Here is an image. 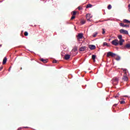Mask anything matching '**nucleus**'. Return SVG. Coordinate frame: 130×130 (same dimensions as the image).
<instances>
[{
    "label": "nucleus",
    "instance_id": "f257e3e1",
    "mask_svg": "<svg viewBox=\"0 0 130 130\" xmlns=\"http://www.w3.org/2000/svg\"><path fill=\"white\" fill-rule=\"evenodd\" d=\"M121 70H123V72H124V74H125V75L123 76L122 79L125 81H128V78L127 77V76H126V71H127V69L122 68Z\"/></svg>",
    "mask_w": 130,
    "mask_h": 130
},
{
    "label": "nucleus",
    "instance_id": "f03ea898",
    "mask_svg": "<svg viewBox=\"0 0 130 130\" xmlns=\"http://www.w3.org/2000/svg\"><path fill=\"white\" fill-rule=\"evenodd\" d=\"M118 38L119 39V45H120V46H122L123 42L124 41V40L122 39V36L121 35L118 36Z\"/></svg>",
    "mask_w": 130,
    "mask_h": 130
},
{
    "label": "nucleus",
    "instance_id": "7ed1b4c3",
    "mask_svg": "<svg viewBox=\"0 0 130 130\" xmlns=\"http://www.w3.org/2000/svg\"><path fill=\"white\" fill-rule=\"evenodd\" d=\"M111 43H112V45H114L115 46H117V45H119V43H118V40H117V39L113 40L111 42Z\"/></svg>",
    "mask_w": 130,
    "mask_h": 130
},
{
    "label": "nucleus",
    "instance_id": "20e7f679",
    "mask_svg": "<svg viewBox=\"0 0 130 130\" xmlns=\"http://www.w3.org/2000/svg\"><path fill=\"white\" fill-rule=\"evenodd\" d=\"M119 32L121 34H125V35H127L128 34V31L123 29H120Z\"/></svg>",
    "mask_w": 130,
    "mask_h": 130
},
{
    "label": "nucleus",
    "instance_id": "39448f33",
    "mask_svg": "<svg viewBox=\"0 0 130 130\" xmlns=\"http://www.w3.org/2000/svg\"><path fill=\"white\" fill-rule=\"evenodd\" d=\"M116 55V54L112 53V52H108L107 54V56L109 57V56H112V57H114V56Z\"/></svg>",
    "mask_w": 130,
    "mask_h": 130
},
{
    "label": "nucleus",
    "instance_id": "423d86ee",
    "mask_svg": "<svg viewBox=\"0 0 130 130\" xmlns=\"http://www.w3.org/2000/svg\"><path fill=\"white\" fill-rule=\"evenodd\" d=\"M113 85H117L118 84V78H114L113 79Z\"/></svg>",
    "mask_w": 130,
    "mask_h": 130
},
{
    "label": "nucleus",
    "instance_id": "0eeeda50",
    "mask_svg": "<svg viewBox=\"0 0 130 130\" xmlns=\"http://www.w3.org/2000/svg\"><path fill=\"white\" fill-rule=\"evenodd\" d=\"M120 26L121 27H126V28H129V25L127 24H124L123 23H120Z\"/></svg>",
    "mask_w": 130,
    "mask_h": 130
},
{
    "label": "nucleus",
    "instance_id": "6e6552de",
    "mask_svg": "<svg viewBox=\"0 0 130 130\" xmlns=\"http://www.w3.org/2000/svg\"><path fill=\"white\" fill-rule=\"evenodd\" d=\"M89 48L91 49V50H93L96 48V46L94 45H89Z\"/></svg>",
    "mask_w": 130,
    "mask_h": 130
},
{
    "label": "nucleus",
    "instance_id": "1a4fd4ad",
    "mask_svg": "<svg viewBox=\"0 0 130 130\" xmlns=\"http://www.w3.org/2000/svg\"><path fill=\"white\" fill-rule=\"evenodd\" d=\"M83 36H84V35L83 34V33H80V34H78L77 37L78 38H79V39H82V38H83Z\"/></svg>",
    "mask_w": 130,
    "mask_h": 130
},
{
    "label": "nucleus",
    "instance_id": "9d476101",
    "mask_svg": "<svg viewBox=\"0 0 130 130\" xmlns=\"http://www.w3.org/2000/svg\"><path fill=\"white\" fill-rule=\"evenodd\" d=\"M70 58H71V55H70L69 54H66L64 55V59L66 60H68V59H70Z\"/></svg>",
    "mask_w": 130,
    "mask_h": 130
},
{
    "label": "nucleus",
    "instance_id": "9b49d317",
    "mask_svg": "<svg viewBox=\"0 0 130 130\" xmlns=\"http://www.w3.org/2000/svg\"><path fill=\"white\" fill-rule=\"evenodd\" d=\"M86 48H87L86 46L81 47L79 50L80 51H85V50H86Z\"/></svg>",
    "mask_w": 130,
    "mask_h": 130
},
{
    "label": "nucleus",
    "instance_id": "f8f14e48",
    "mask_svg": "<svg viewBox=\"0 0 130 130\" xmlns=\"http://www.w3.org/2000/svg\"><path fill=\"white\" fill-rule=\"evenodd\" d=\"M7 60H8V58H7V57H5L3 59V64H6V63H7Z\"/></svg>",
    "mask_w": 130,
    "mask_h": 130
},
{
    "label": "nucleus",
    "instance_id": "ddd939ff",
    "mask_svg": "<svg viewBox=\"0 0 130 130\" xmlns=\"http://www.w3.org/2000/svg\"><path fill=\"white\" fill-rule=\"evenodd\" d=\"M86 18H92V16H91V14H87L86 15Z\"/></svg>",
    "mask_w": 130,
    "mask_h": 130
},
{
    "label": "nucleus",
    "instance_id": "4468645a",
    "mask_svg": "<svg viewBox=\"0 0 130 130\" xmlns=\"http://www.w3.org/2000/svg\"><path fill=\"white\" fill-rule=\"evenodd\" d=\"M92 7H93V5H92V4H88L86 6V9H88V8H92Z\"/></svg>",
    "mask_w": 130,
    "mask_h": 130
},
{
    "label": "nucleus",
    "instance_id": "2eb2a0df",
    "mask_svg": "<svg viewBox=\"0 0 130 130\" xmlns=\"http://www.w3.org/2000/svg\"><path fill=\"white\" fill-rule=\"evenodd\" d=\"M41 61H42L43 62H44V63H47L46 59H44L43 58H41Z\"/></svg>",
    "mask_w": 130,
    "mask_h": 130
},
{
    "label": "nucleus",
    "instance_id": "dca6fc26",
    "mask_svg": "<svg viewBox=\"0 0 130 130\" xmlns=\"http://www.w3.org/2000/svg\"><path fill=\"white\" fill-rule=\"evenodd\" d=\"M103 46H107L108 47H109V45L107 42H104Z\"/></svg>",
    "mask_w": 130,
    "mask_h": 130
},
{
    "label": "nucleus",
    "instance_id": "f3484780",
    "mask_svg": "<svg viewBox=\"0 0 130 130\" xmlns=\"http://www.w3.org/2000/svg\"><path fill=\"white\" fill-rule=\"evenodd\" d=\"M116 60H117V61H119V60H120V56L119 55L117 56V57L115 58Z\"/></svg>",
    "mask_w": 130,
    "mask_h": 130
},
{
    "label": "nucleus",
    "instance_id": "a211bd4d",
    "mask_svg": "<svg viewBox=\"0 0 130 130\" xmlns=\"http://www.w3.org/2000/svg\"><path fill=\"white\" fill-rule=\"evenodd\" d=\"M123 22L124 23H130V21L127 19H124Z\"/></svg>",
    "mask_w": 130,
    "mask_h": 130
},
{
    "label": "nucleus",
    "instance_id": "6ab92c4d",
    "mask_svg": "<svg viewBox=\"0 0 130 130\" xmlns=\"http://www.w3.org/2000/svg\"><path fill=\"white\" fill-rule=\"evenodd\" d=\"M112 9V6H111V5H109L108 6V10H111Z\"/></svg>",
    "mask_w": 130,
    "mask_h": 130
},
{
    "label": "nucleus",
    "instance_id": "aec40b11",
    "mask_svg": "<svg viewBox=\"0 0 130 130\" xmlns=\"http://www.w3.org/2000/svg\"><path fill=\"white\" fill-rule=\"evenodd\" d=\"M85 23H86V21H85L84 20H82L81 21V24H82V25H84V24H85Z\"/></svg>",
    "mask_w": 130,
    "mask_h": 130
},
{
    "label": "nucleus",
    "instance_id": "412c9836",
    "mask_svg": "<svg viewBox=\"0 0 130 130\" xmlns=\"http://www.w3.org/2000/svg\"><path fill=\"white\" fill-rule=\"evenodd\" d=\"M92 58L93 60H95V59H96V55H92Z\"/></svg>",
    "mask_w": 130,
    "mask_h": 130
},
{
    "label": "nucleus",
    "instance_id": "4be33fe9",
    "mask_svg": "<svg viewBox=\"0 0 130 130\" xmlns=\"http://www.w3.org/2000/svg\"><path fill=\"white\" fill-rule=\"evenodd\" d=\"M22 128H28V127L25 126V127H20L18 128V130L22 129Z\"/></svg>",
    "mask_w": 130,
    "mask_h": 130
},
{
    "label": "nucleus",
    "instance_id": "5701e85b",
    "mask_svg": "<svg viewBox=\"0 0 130 130\" xmlns=\"http://www.w3.org/2000/svg\"><path fill=\"white\" fill-rule=\"evenodd\" d=\"M97 34H98V32H94V33L93 34L92 37H96V36L97 35Z\"/></svg>",
    "mask_w": 130,
    "mask_h": 130
},
{
    "label": "nucleus",
    "instance_id": "b1692460",
    "mask_svg": "<svg viewBox=\"0 0 130 130\" xmlns=\"http://www.w3.org/2000/svg\"><path fill=\"white\" fill-rule=\"evenodd\" d=\"M125 47H126V48H129L130 47V44H127L125 46Z\"/></svg>",
    "mask_w": 130,
    "mask_h": 130
},
{
    "label": "nucleus",
    "instance_id": "393cba45",
    "mask_svg": "<svg viewBox=\"0 0 130 130\" xmlns=\"http://www.w3.org/2000/svg\"><path fill=\"white\" fill-rule=\"evenodd\" d=\"M120 104H124L125 103V102L124 101H121L120 102Z\"/></svg>",
    "mask_w": 130,
    "mask_h": 130
},
{
    "label": "nucleus",
    "instance_id": "a878e982",
    "mask_svg": "<svg viewBox=\"0 0 130 130\" xmlns=\"http://www.w3.org/2000/svg\"><path fill=\"white\" fill-rule=\"evenodd\" d=\"M118 97H119V93H118L116 95L114 96L115 98H117Z\"/></svg>",
    "mask_w": 130,
    "mask_h": 130
},
{
    "label": "nucleus",
    "instance_id": "bb28decb",
    "mask_svg": "<svg viewBox=\"0 0 130 130\" xmlns=\"http://www.w3.org/2000/svg\"><path fill=\"white\" fill-rule=\"evenodd\" d=\"M102 30H103L102 34H105V29L102 28Z\"/></svg>",
    "mask_w": 130,
    "mask_h": 130
},
{
    "label": "nucleus",
    "instance_id": "cd10ccee",
    "mask_svg": "<svg viewBox=\"0 0 130 130\" xmlns=\"http://www.w3.org/2000/svg\"><path fill=\"white\" fill-rule=\"evenodd\" d=\"M28 32H27V31H25L24 32V36H28Z\"/></svg>",
    "mask_w": 130,
    "mask_h": 130
},
{
    "label": "nucleus",
    "instance_id": "c85d7f7f",
    "mask_svg": "<svg viewBox=\"0 0 130 130\" xmlns=\"http://www.w3.org/2000/svg\"><path fill=\"white\" fill-rule=\"evenodd\" d=\"M128 11L130 12V4H128Z\"/></svg>",
    "mask_w": 130,
    "mask_h": 130
},
{
    "label": "nucleus",
    "instance_id": "c756f323",
    "mask_svg": "<svg viewBox=\"0 0 130 130\" xmlns=\"http://www.w3.org/2000/svg\"><path fill=\"white\" fill-rule=\"evenodd\" d=\"M73 13L74 16H75V15H76V14H77V12H76V11H73Z\"/></svg>",
    "mask_w": 130,
    "mask_h": 130
},
{
    "label": "nucleus",
    "instance_id": "7c9ffc66",
    "mask_svg": "<svg viewBox=\"0 0 130 130\" xmlns=\"http://www.w3.org/2000/svg\"><path fill=\"white\" fill-rule=\"evenodd\" d=\"M75 18H76V17H75V16H73L71 17V20H74V19H75Z\"/></svg>",
    "mask_w": 130,
    "mask_h": 130
},
{
    "label": "nucleus",
    "instance_id": "2f4dec72",
    "mask_svg": "<svg viewBox=\"0 0 130 130\" xmlns=\"http://www.w3.org/2000/svg\"><path fill=\"white\" fill-rule=\"evenodd\" d=\"M87 21H88L89 22H90L91 21V18H86Z\"/></svg>",
    "mask_w": 130,
    "mask_h": 130
},
{
    "label": "nucleus",
    "instance_id": "473e14b6",
    "mask_svg": "<svg viewBox=\"0 0 130 130\" xmlns=\"http://www.w3.org/2000/svg\"><path fill=\"white\" fill-rule=\"evenodd\" d=\"M78 10H79V11H80V10H82V8H81V7L79 6V7H78Z\"/></svg>",
    "mask_w": 130,
    "mask_h": 130
},
{
    "label": "nucleus",
    "instance_id": "72a5a7b5",
    "mask_svg": "<svg viewBox=\"0 0 130 130\" xmlns=\"http://www.w3.org/2000/svg\"><path fill=\"white\" fill-rule=\"evenodd\" d=\"M53 63H56V62H57L56 61V60H54L53 61Z\"/></svg>",
    "mask_w": 130,
    "mask_h": 130
},
{
    "label": "nucleus",
    "instance_id": "f704fd0d",
    "mask_svg": "<svg viewBox=\"0 0 130 130\" xmlns=\"http://www.w3.org/2000/svg\"><path fill=\"white\" fill-rule=\"evenodd\" d=\"M12 69V67H10L8 70L9 72H11V69Z\"/></svg>",
    "mask_w": 130,
    "mask_h": 130
},
{
    "label": "nucleus",
    "instance_id": "c9c22d12",
    "mask_svg": "<svg viewBox=\"0 0 130 130\" xmlns=\"http://www.w3.org/2000/svg\"><path fill=\"white\" fill-rule=\"evenodd\" d=\"M4 68V67L3 66H1L0 67V71H1L2 70H3V69Z\"/></svg>",
    "mask_w": 130,
    "mask_h": 130
},
{
    "label": "nucleus",
    "instance_id": "e433bc0d",
    "mask_svg": "<svg viewBox=\"0 0 130 130\" xmlns=\"http://www.w3.org/2000/svg\"><path fill=\"white\" fill-rule=\"evenodd\" d=\"M117 105H118V104H114V105H113V107H116Z\"/></svg>",
    "mask_w": 130,
    "mask_h": 130
},
{
    "label": "nucleus",
    "instance_id": "4c0bfd02",
    "mask_svg": "<svg viewBox=\"0 0 130 130\" xmlns=\"http://www.w3.org/2000/svg\"><path fill=\"white\" fill-rule=\"evenodd\" d=\"M105 21H109V19H106Z\"/></svg>",
    "mask_w": 130,
    "mask_h": 130
},
{
    "label": "nucleus",
    "instance_id": "58836bf2",
    "mask_svg": "<svg viewBox=\"0 0 130 130\" xmlns=\"http://www.w3.org/2000/svg\"><path fill=\"white\" fill-rule=\"evenodd\" d=\"M124 97H127V95H125Z\"/></svg>",
    "mask_w": 130,
    "mask_h": 130
},
{
    "label": "nucleus",
    "instance_id": "ea45409f",
    "mask_svg": "<svg viewBox=\"0 0 130 130\" xmlns=\"http://www.w3.org/2000/svg\"><path fill=\"white\" fill-rule=\"evenodd\" d=\"M110 40H111V39H110L109 40V41H110Z\"/></svg>",
    "mask_w": 130,
    "mask_h": 130
},
{
    "label": "nucleus",
    "instance_id": "a19ab883",
    "mask_svg": "<svg viewBox=\"0 0 130 130\" xmlns=\"http://www.w3.org/2000/svg\"><path fill=\"white\" fill-rule=\"evenodd\" d=\"M0 47H2V45H0Z\"/></svg>",
    "mask_w": 130,
    "mask_h": 130
},
{
    "label": "nucleus",
    "instance_id": "79ce46f5",
    "mask_svg": "<svg viewBox=\"0 0 130 130\" xmlns=\"http://www.w3.org/2000/svg\"><path fill=\"white\" fill-rule=\"evenodd\" d=\"M100 22H103V21H100Z\"/></svg>",
    "mask_w": 130,
    "mask_h": 130
},
{
    "label": "nucleus",
    "instance_id": "37998d69",
    "mask_svg": "<svg viewBox=\"0 0 130 130\" xmlns=\"http://www.w3.org/2000/svg\"><path fill=\"white\" fill-rule=\"evenodd\" d=\"M21 70H22V68H21Z\"/></svg>",
    "mask_w": 130,
    "mask_h": 130
},
{
    "label": "nucleus",
    "instance_id": "c03bdc74",
    "mask_svg": "<svg viewBox=\"0 0 130 130\" xmlns=\"http://www.w3.org/2000/svg\"><path fill=\"white\" fill-rule=\"evenodd\" d=\"M96 23H98V22H96Z\"/></svg>",
    "mask_w": 130,
    "mask_h": 130
}]
</instances>
